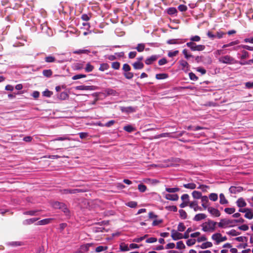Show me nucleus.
I'll return each mask as SVG.
<instances>
[{"label": "nucleus", "instance_id": "62", "mask_svg": "<svg viewBox=\"0 0 253 253\" xmlns=\"http://www.w3.org/2000/svg\"><path fill=\"white\" fill-rule=\"evenodd\" d=\"M189 76L190 80L194 81H197L198 79V78L196 76V75L192 72L189 74Z\"/></svg>", "mask_w": 253, "mask_h": 253}, {"label": "nucleus", "instance_id": "36", "mask_svg": "<svg viewBox=\"0 0 253 253\" xmlns=\"http://www.w3.org/2000/svg\"><path fill=\"white\" fill-rule=\"evenodd\" d=\"M168 78V75L167 74H158L156 75V78L158 80L165 79Z\"/></svg>", "mask_w": 253, "mask_h": 253}, {"label": "nucleus", "instance_id": "14", "mask_svg": "<svg viewBox=\"0 0 253 253\" xmlns=\"http://www.w3.org/2000/svg\"><path fill=\"white\" fill-rule=\"evenodd\" d=\"M159 58V55H153L147 58L145 61V63L147 65H150L154 61H156L157 59Z\"/></svg>", "mask_w": 253, "mask_h": 253}, {"label": "nucleus", "instance_id": "20", "mask_svg": "<svg viewBox=\"0 0 253 253\" xmlns=\"http://www.w3.org/2000/svg\"><path fill=\"white\" fill-rule=\"evenodd\" d=\"M134 69L136 70L141 69L144 67V64L142 62L137 61L132 64Z\"/></svg>", "mask_w": 253, "mask_h": 253}, {"label": "nucleus", "instance_id": "23", "mask_svg": "<svg viewBox=\"0 0 253 253\" xmlns=\"http://www.w3.org/2000/svg\"><path fill=\"white\" fill-rule=\"evenodd\" d=\"M72 139L70 138L68 135H64L62 136L57 137L54 139L52 140V141H64V140H71Z\"/></svg>", "mask_w": 253, "mask_h": 253}, {"label": "nucleus", "instance_id": "3", "mask_svg": "<svg viewBox=\"0 0 253 253\" xmlns=\"http://www.w3.org/2000/svg\"><path fill=\"white\" fill-rule=\"evenodd\" d=\"M52 206L54 209H59L62 210L64 212L67 213L69 212L68 209L67 208L65 205L62 203L59 202H54L52 203Z\"/></svg>", "mask_w": 253, "mask_h": 253}, {"label": "nucleus", "instance_id": "15", "mask_svg": "<svg viewBox=\"0 0 253 253\" xmlns=\"http://www.w3.org/2000/svg\"><path fill=\"white\" fill-rule=\"evenodd\" d=\"M180 65L182 67V70L185 72H187L189 70V65L188 62L184 60H181L179 61Z\"/></svg>", "mask_w": 253, "mask_h": 253}, {"label": "nucleus", "instance_id": "11", "mask_svg": "<svg viewBox=\"0 0 253 253\" xmlns=\"http://www.w3.org/2000/svg\"><path fill=\"white\" fill-rule=\"evenodd\" d=\"M207 210L209 213L214 216L219 217L220 215V211L215 208L210 207L207 209Z\"/></svg>", "mask_w": 253, "mask_h": 253}, {"label": "nucleus", "instance_id": "63", "mask_svg": "<svg viewBox=\"0 0 253 253\" xmlns=\"http://www.w3.org/2000/svg\"><path fill=\"white\" fill-rule=\"evenodd\" d=\"M239 63L241 65H251L253 63V59H250L248 60V61L244 62V61H240Z\"/></svg>", "mask_w": 253, "mask_h": 253}, {"label": "nucleus", "instance_id": "9", "mask_svg": "<svg viewBox=\"0 0 253 253\" xmlns=\"http://www.w3.org/2000/svg\"><path fill=\"white\" fill-rule=\"evenodd\" d=\"M164 197L167 199L172 201H176L178 200L179 197L177 194H170L169 193H163Z\"/></svg>", "mask_w": 253, "mask_h": 253}, {"label": "nucleus", "instance_id": "21", "mask_svg": "<svg viewBox=\"0 0 253 253\" xmlns=\"http://www.w3.org/2000/svg\"><path fill=\"white\" fill-rule=\"evenodd\" d=\"M183 42V41L179 39H171L167 41V43L170 44H179Z\"/></svg>", "mask_w": 253, "mask_h": 253}, {"label": "nucleus", "instance_id": "32", "mask_svg": "<svg viewBox=\"0 0 253 253\" xmlns=\"http://www.w3.org/2000/svg\"><path fill=\"white\" fill-rule=\"evenodd\" d=\"M90 51L88 50V49H79V50H75L73 51V53H75V54H88L89 53H90Z\"/></svg>", "mask_w": 253, "mask_h": 253}, {"label": "nucleus", "instance_id": "57", "mask_svg": "<svg viewBox=\"0 0 253 253\" xmlns=\"http://www.w3.org/2000/svg\"><path fill=\"white\" fill-rule=\"evenodd\" d=\"M145 182L147 183H151V184H156L159 182V181L156 179H150V178L146 179L145 180Z\"/></svg>", "mask_w": 253, "mask_h": 253}, {"label": "nucleus", "instance_id": "22", "mask_svg": "<svg viewBox=\"0 0 253 253\" xmlns=\"http://www.w3.org/2000/svg\"><path fill=\"white\" fill-rule=\"evenodd\" d=\"M236 204L237 206L239 208L245 207L247 205L245 201L242 198L238 199L236 202Z\"/></svg>", "mask_w": 253, "mask_h": 253}, {"label": "nucleus", "instance_id": "39", "mask_svg": "<svg viewBox=\"0 0 253 253\" xmlns=\"http://www.w3.org/2000/svg\"><path fill=\"white\" fill-rule=\"evenodd\" d=\"M45 61L47 63L55 62L56 59L54 57L49 55L45 57Z\"/></svg>", "mask_w": 253, "mask_h": 253}, {"label": "nucleus", "instance_id": "48", "mask_svg": "<svg viewBox=\"0 0 253 253\" xmlns=\"http://www.w3.org/2000/svg\"><path fill=\"white\" fill-rule=\"evenodd\" d=\"M137 203L136 202L134 201H130L126 203V205L131 208H134L137 206Z\"/></svg>", "mask_w": 253, "mask_h": 253}, {"label": "nucleus", "instance_id": "13", "mask_svg": "<svg viewBox=\"0 0 253 253\" xmlns=\"http://www.w3.org/2000/svg\"><path fill=\"white\" fill-rule=\"evenodd\" d=\"M211 239L215 241L216 245H218L221 242V234L218 233H215L212 235Z\"/></svg>", "mask_w": 253, "mask_h": 253}, {"label": "nucleus", "instance_id": "58", "mask_svg": "<svg viewBox=\"0 0 253 253\" xmlns=\"http://www.w3.org/2000/svg\"><path fill=\"white\" fill-rule=\"evenodd\" d=\"M130 69L131 68H130V66L128 64L126 63L123 65L122 69L124 71V73H125L126 72L130 71Z\"/></svg>", "mask_w": 253, "mask_h": 253}, {"label": "nucleus", "instance_id": "31", "mask_svg": "<svg viewBox=\"0 0 253 253\" xmlns=\"http://www.w3.org/2000/svg\"><path fill=\"white\" fill-rule=\"evenodd\" d=\"M192 196L194 199H201L203 196H202V193L197 191H194L192 193Z\"/></svg>", "mask_w": 253, "mask_h": 253}, {"label": "nucleus", "instance_id": "47", "mask_svg": "<svg viewBox=\"0 0 253 253\" xmlns=\"http://www.w3.org/2000/svg\"><path fill=\"white\" fill-rule=\"evenodd\" d=\"M190 42H198L201 40V38L199 36H193L190 38Z\"/></svg>", "mask_w": 253, "mask_h": 253}, {"label": "nucleus", "instance_id": "12", "mask_svg": "<svg viewBox=\"0 0 253 253\" xmlns=\"http://www.w3.org/2000/svg\"><path fill=\"white\" fill-rule=\"evenodd\" d=\"M237 55L238 56V58L241 60V61H243V60L249 58V53L246 50H243L241 51V53H238Z\"/></svg>", "mask_w": 253, "mask_h": 253}, {"label": "nucleus", "instance_id": "42", "mask_svg": "<svg viewBox=\"0 0 253 253\" xmlns=\"http://www.w3.org/2000/svg\"><path fill=\"white\" fill-rule=\"evenodd\" d=\"M93 68V66L91 65L89 63H87L85 66L84 65V68L86 72H89L92 71Z\"/></svg>", "mask_w": 253, "mask_h": 253}, {"label": "nucleus", "instance_id": "17", "mask_svg": "<svg viewBox=\"0 0 253 253\" xmlns=\"http://www.w3.org/2000/svg\"><path fill=\"white\" fill-rule=\"evenodd\" d=\"M85 62H79L74 64L73 68L74 70H80L84 69Z\"/></svg>", "mask_w": 253, "mask_h": 253}, {"label": "nucleus", "instance_id": "27", "mask_svg": "<svg viewBox=\"0 0 253 253\" xmlns=\"http://www.w3.org/2000/svg\"><path fill=\"white\" fill-rule=\"evenodd\" d=\"M39 219L38 218H32L28 219H26L23 221V224L24 225H29L34 223L35 221Z\"/></svg>", "mask_w": 253, "mask_h": 253}, {"label": "nucleus", "instance_id": "60", "mask_svg": "<svg viewBox=\"0 0 253 253\" xmlns=\"http://www.w3.org/2000/svg\"><path fill=\"white\" fill-rule=\"evenodd\" d=\"M166 209L169 211H177V208L175 206H167L166 207Z\"/></svg>", "mask_w": 253, "mask_h": 253}, {"label": "nucleus", "instance_id": "26", "mask_svg": "<svg viewBox=\"0 0 253 253\" xmlns=\"http://www.w3.org/2000/svg\"><path fill=\"white\" fill-rule=\"evenodd\" d=\"M240 48H244V49H247V50H250V51H253V46H250L249 45H239L237 47H234V50H237Z\"/></svg>", "mask_w": 253, "mask_h": 253}, {"label": "nucleus", "instance_id": "19", "mask_svg": "<svg viewBox=\"0 0 253 253\" xmlns=\"http://www.w3.org/2000/svg\"><path fill=\"white\" fill-rule=\"evenodd\" d=\"M53 220V218H45L39 221L36 224L37 225H43L49 224Z\"/></svg>", "mask_w": 253, "mask_h": 253}, {"label": "nucleus", "instance_id": "41", "mask_svg": "<svg viewBox=\"0 0 253 253\" xmlns=\"http://www.w3.org/2000/svg\"><path fill=\"white\" fill-rule=\"evenodd\" d=\"M212 246V244L210 242H206L204 243H203L201 246V248L202 249H206L208 248L211 247Z\"/></svg>", "mask_w": 253, "mask_h": 253}, {"label": "nucleus", "instance_id": "44", "mask_svg": "<svg viewBox=\"0 0 253 253\" xmlns=\"http://www.w3.org/2000/svg\"><path fill=\"white\" fill-rule=\"evenodd\" d=\"M145 47V46L144 43H139L137 44V46L135 47V49L138 52H142L144 50Z\"/></svg>", "mask_w": 253, "mask_h": 253}, {"label": "nucleus", "instance_id": "52", "mask_svg": "<svg viewBox=\"0 0 253 253\" xmlns=\"http://www.w3.org/2000/svg\"><path fill=\"white\" fill-rule=\"evenodd\" d=\"M179 213L180 217L183 219H186L187 218V213L186 211L183 210H179Z\"/></svg>", "mask_w": 253, "mask_h": 253}, {"label": "nucleus", "instance_id": "8", "mask_svg": "<svg viewBox=\"0 0 253 253\" xmlns=\"http://www.w3.org/2000/svg\"><path fill=\"white\" fill-rule=\"evenodd\" d=\"M137 109V107H132V106H128V107H121L120 110L122 112L126 113H131L135 112Z\"/></svg>", "mask_w": 253, "mask_h": 253}, {"label": "nucleus", "instance_id": "37", "mask_svg": "<svg viewBox=\"0 0 253 253\" xmlns=\"http://www.w3.org/2000/svg\"><path fill=\"white\" fill-rule=\"evenodd\" d=\"M183 187L187 189H194L196 188V185L195 183H190L183 184Z\"/></svg>", "mask_w": 253, "mask_h": 253}, {"label": "nucleus", "instance_id": "28", "mask_svg": "<svg viewBox=\"0 0 253 253\" xmlns=\"http://www.w3.org/2000/svg\"><path fill=\"white\" fill-rule=\"evenodd\" d=\"M186 46L190 48L192 51H195V49L197 47V44L195 42H190L186 43Z\"/></svg>", "mask_w": 253, "mask_h": 253}, {"label": "nucleus", "instance_id": "38", "mask_svg": "<svg viewBox=\"0 0 253 253\" xmlns=\"http://www.w3.org/2000/svg\"><path fill=\"white\" fill-rule=\"evenodd\" d=\"M170 137L173 138V133H163L159 134L157 138H161V137Z\"/></svg>", "mask_w": 253, "mask_h": 253}, {"label": "nucleus", "instance_id": "53", "mask_svg": "<svg viewBox=\"0 0 253 253\" xmlns=\"http://www.w3.org/2000/svg\"><path fill=\"white\" fill-rule=\"evenodd\" d=\"M53 93L52 91H49L47 89L45 90L42 92V95L44 96L49 97L52 95Z\"/></svg>", "mask_w": 253, "mask_h": 253}, {"label": "nucleus", "instance_id": "35", "mask_svg": "<svg viewBox=\"0 0 253 253\" xmlns=\"http://www.w3.org/2000/svg\"><path fill=\"white\" fill-rule=\"evenodd\" d=\"M39 211H40L39 210H31L24 212V214L30 215L31 216L37 215L38 212H39Z\"/></svg>", "mask_w": 253, "mask_h": 253}, {"label": "nucleus", "instance_id": "24", "mask_svg": "<svg viewBox=\"0 0 253 253\" xmlns=\"http://www.w3.org/2000/svg\"><path fill=\"white\" fill-rule=\"evenodd\" d=\"M245 217L246 218L251 219L253 218V211L252 209H249L247 210L245 214Z\"/></svg>", "mask_w": 253, "mask_h": 253}, {"label": "nucleus", "instance_id": "2", "mask_svg": "<svg viewBox=\"0 0 253 253\" xmlns=\"http://www.w3.org/2000/svg\"><path fill=\"white\" fill-rule=\"evenodd\" d=\"M219 61L221 63L227 64H235L239 63L240 61H238L235 58L230 55H226L221 57L219 59Z\"/></svg>", "mask_w": 253, "mask_h": 253}, {"label": "nucleus", "instance_id": "46", "mask_svg": "<svg viewBox=\"0 0 253 253\" xmlns=\"http://www.w3.org/2000/svg\"><path fill=\"white\" fill-rule=\"evenodd\" d=\"M224 211L227 214H232L235 212V209L234 208H227L224 209Z\"/></svg>", "mask_w": 253, "mask_h": 253}, {"label": "nucleus", "instance_id": "10", "mask_svg": "<svg viewBox=\"0 0 253 253\" xmlns=\"http://www.w3.org/2000/svg\"><path fill=\"white\" fill-rule=\"evenodd\" d=\"M202 206L204 210L207 209L209 207V198L207 196H203L201 198Z\"/></svg>", "mask_w": 253, "mask_h": 253}, {"label": "nucleus", "instance_id": "5", "mask_svg": "<svg viewBox=\"0 0 253 253\" xmlns=\"http://www.w3.org/2000/svg\"><path fill=\"white\" fill-rule=\"evenodd\" d=\"M188 206L191 209H193L195 212L203 211V208L198 205V203L197 201L190 202Z\"/></svg>", "mask_w": 253, "mask_h": 253}, {"label": "nucleus", "instance_id": "55", "mask_svg": "<svg viewBox=\"0 0 253 253\" xmlns=\"http://www.w3.org/2000/svg\"><path fill=\"white\" fill-rule=\"evenodd\" d=\"M163 220L162 219H155L154 220V221L152 223V225L153 226H157L159 224L162 223L163 222Z\"/></svg>", "mask_w": 253, "mask_h": 253}, {"label": "nucleus", "instance_id": "43", "mask_svg": "<svg viewBox=\"0 0 253 253\" xmlns=\"http://www.w3.org/2000/svg\"><path fill=\"white\" fill-rule=\"evenodd\" d=\"M209 198L212 201H216L218 199V195L216 193H211L209 195Z\"/></svg>", "mask_w": 253, "mask_h": 253}, {"label": "nucleus", "instance_id": "40", "mask_svg": "<svg viewBox=\"0 0 253 253\" xmlns=\"http://www.w3.org/2000/svg\"><path fill=\"white\" fill-rule=\"evenodd\" d=\"M124 129L128 132H131L135 130V128L130 125H127L124 127Z\"/></svg>", "mask_w": 253, "mask_h": 253}, {"label": "nucleus", "instance_id": "18", "mask_svg": "<svg viewBox=\"0 0 253 253\" xmlns=\"http://www.w3.org/2000/svg\"><path fill=\"white\" fill-rule=\"evenodd\" d=\"M243 191V188L240 186H231L229 188V191L233 194H237Z\"/></svg>", "mask_w": 253, "mask_h": 253}, {"label": "nucleus", "instance_id": "54", "mask_svg": "<svg viewBox=\"0 0 253 253\" xmlns=\"http://www.w3.org/2000/svg\"><path fill=\"white\" fill-rule=\"evenodd\" d=\"M179 51L178 50H174V51H169L168 53V56L169 57H172L173 56H176Z\"/></svg>", "mask_w": 253, "mask_h": 253}, {"label": "nucleus", "instance_id": "4", "mask_svg": "<svg viewBox=\"0 0 253 253\" xmlns=\"http://www.w3.org/2000/svg\"><path fill=\"white\" fill-rule=\"evenodd\" d=\"M102 224L100 222H96V232H106L107 230L105 228V225L107 226V224L105 221L101 222Z\"/></svg>", "mask_w": 253, "mask_h": 253}, {"label": "nucleus", "instance_id": "59", "mask_svg": "<svg viewBox=\"0 0 253 253\" xmlns=\"http://www.w3.org/2000/svg\"><path fill=\"white\" fill-rule=\"evenodd\" d=\"M185 229V227L183 223H179V224L178 225V227H177L178 231L182 232V231H184Z\"/></svg>", "mask_w": 253, "mask_h": 253}, {"label": "nucleus", "instance_id": "45", "mask_svg": "<svg viewBox=\"0 0 253 253\" xmlns=\"http://www.w3.org/2000/svg\"><path fill=\"white\" fill-rule=\"evenodd\" d=\"M107 248V247L106 246H99L98 247H96V252H101L102 251L106 250Z\"/></svg>", "mask_w": 253, "mask_h": 253}, {"label": "nucleus", "instance_id": "50", "mask_svg": "<svg viewBox=\"0 0 253 253\" xmlns=\"http://www.w3.org/2000/svg\"><path fill=\"white\" fill-rule=\"evenodd\" d=\"M43 75L46 77H49L52 75L51 70H44L42 72Z\"/></svg>", "mask_w": 253, "mask_h": 253}, {"label": "nucleus", "instance_id": "49", "mask_svg": "<svg viewBox=\"0 0 253 253\" xmlns=\"http://www.w3.org/2000/svg\"><path fill=\"white\" fill-rule=\"evenodd\" d=\"M124 75L127 79H131L133 77V74L129 71L125 72Z\"/></svg>", "mask_w": 253, "mask_h": 253}, {"label": "nucleus", "instance_id": "56", "mask_svg": "<svg viewBox=\"0 0 253 253\" xmlns=\"http://www.w3.org/2000/svg\"><path fill=\"white\" fill-rule=\"evenodd\" d=\"M177 12V10L174 7H170L168 9V13L170 15L174 14Z\"/></svg>", "mask_w": 253, "mask_h": 253}, {"label": "nucleus", "instance_id": "16", "mask_svg": "<svg viewBox=\"0 0 253 253\" xmlns=\"http://www.w3.org/2000/svg\"><path fill=\"white\" fill-rule=\"evenodd\" d=\"M207 217V215L205 213H198L195 215L193 218V220L195 221H199L201 220L205 219Z\"/></svg>", "mask_w": 253, "mask_h": 253}, {"label": "nucleus", "instance_id": "29", "mask_svg": "<svg viewBox=\"0 0 253 253\" xmlns=\"http://www.w3.org/2000/svg\"><path fill=\"white\" fill-rule=\"evenodd\" d=\"M219 199H220L219 203L221 205L227 204L228 203V201L226 200V199L225 198V197L223 193L220 194Z\"/></svg>", "mask_w": 253, "mask_h": 253}, {"label": "nucleus", "instance_id": "25", "mask_svg": "<svg viewBox=\"0 0 253 253\" xmlns=\"http://www.w3.org/2000/svg\"><path fill=\"white\" fill-rule=\"evenodd\" d=\"M79 192V190L77 189H63L61 191L62 194H74Z\"/></svg>", "mask_w": 253, "mask_h": 253}, {"label": "nucleus", "instance_id": "33", "mask_svg": "<svg viewBox=\"0 0 253 253\" xmlns=\"http://www.w3.org/2000/svg\"><path fill=\"white\" fill-rule=\"evenodd\" d=\"M120 249L121 251H128L129 250V248L128 245L126 244L125 243H122L120 245Z\"/></svg>", "mask_w": 253, "mask_h": 253}, {"label": "nucleus", "instance_id": "30", "mask_svg": "<svg viewBox=\"0 0 253 253\" xmlns=\"http://www.w3.org/2000/svg\"><path fill=\"white\" fill-rule=\"evenodd\" d=\"M91 245L89 244L82 246L80 249V253H84L87 252L88 250V248Z\"/></svg>", "mask_w": 253, "mask_h": 253}, {"label": "nucleus", "instance_id": "7", "mask_svg": "<svg viewBox=\"0 0 253 253\" xmlns=\"http://www.w3.org/2000/svg\"><path fill=\"white\" fill-rule=\"evenodd\" d=\"M171 237L174 240H178L183 238V235L182 233H179L175 230H172L171 231Z\"/></svg>", "mask_w": 253, "mask_h": 253}, {"label": "nucleus", "instance_id": "64", "mask_svg": "<svg viewBox=\"0 0 253 253\" xmlns=\"http://www.w3.org/2000/svg\"><path fill=\"white\" fill-rule=\"evenodd\" d=\"M138 189L139 191L141 192H144L146 190V186L143 184H139L138 186Z\"/></svg>", "mask_w": 253, "mask_h": 253}, {"label": "nucleus", "instance_id": "34", "mask_svg": "<svg viewBox=\"0 0 253 253\" xmlns=\"http://www.w3.org/2000/svg\"><path fill=\"white\" fill-rule=\"evenodd\" d=\"M180 189L177 187H173V188H166V191L169 193H174L177 192L179 191Z\"/></svg>", "mask_w": 253, "mask_h": 253}, {"label": "nucleus", "instance_id": "1", "mask_svg": "<svg viewBox=\"0 0 253 253\" xmlns=\"http://www.w3.org/2000/svg\"><path fill=\"white\" fill-rule=\"evenodd\" d=\"M216 224L217 222L211 220H208L201 225L202 229L204 232H212L215 230Z\"/></svg>", "mask_w": 253, "mask_h": 253}, {"label": "nucleus", "instance_id": "6", "mask_svg": "<svg viewBox=\"0 0 253 253\" xmlns=\"http://www.w3.org/2000/svg\"><path fill=\"white\" fill-rule=\"evenodd\" d=\"M233 222L231 220L227 219H222L220 220V222L217 223V224L218 227L220 228H225L229 226Z\"/></svg>", "mask_w": 253, "mask_h": 253}, {"label": "nucleus", "instance_id": "51", "mask_svg": "<svg viewBox=\"0 0 253 253\" xmlns=\"http://www.w3.org/2000/svg\"><path fill=\"white\" fill-rule=\"evenodd\" d=\"M185 246L182 241H179L177 242L176 248L177 249H183L185 248Z\"/></svg>", "mask_w": 253, "mask_h": 253}, {"label": "nucleus", "instance_id": "61", "mask_svg": "<svg viewBox=\"0 0 253 253\" xmlns=\"http://www.w3.org/2000/svg\"><path fill=\"white\" fill-rule=\"evenodd\" d=\"M120 64L118 62H114L112 63V67L115 69L118 70L120 68Z\"/></svg>", "mask_w": 253, "mask_h": 253}]
</instances>
